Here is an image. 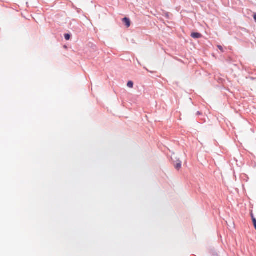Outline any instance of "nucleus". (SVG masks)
I'll return each instance as SVG.
<instances>
[{
	"mask_svg": "<svg viewBox=\"0 0 256 256\" xmlns=\"http://www.w3.org/2000/svg\"><path fill=\"white\" fill-rule=\"evenodd\" d=\"M91 44L90 47L92 48L93 50H96V45L93 44Z\"/></svg>",
	"mask_w": 256,
	"mask_h": 256,
	"instance_id": "obj_7",
	"label": "nucleus"
},
{
	"mask_svg": "<svg viewBox=\"0 0 256 256\" xmlns=\"http://www.w3.org/2000/svg\"><path fill=\"white\" fill-rule=\"evenodd\" d=\"M190 36L192 38L194 39H198L202 37V35L200 33L198 32H192Z\"/></svg>",
	"mask_w": 256,
	"mask_h": 256,
	"instance_id": "obj_2",
	"label": "nucleus"
},
{
	"mask_svg": "<svg viewBox=\"0 0 256 256\" xmlns=\"http://www.w3.org/2000/svg\"><path fill=\"white\" fill-rule=\"evenodd\" d=\"M218 49H219L221 52H224V48H222V46H220V45H218Z\"/></svg>",
	"mask_w": 256,
	"mask_h": 256,
	"instance_id": "obj_8",
	"label": "nucleus"
},
{
	"mask_svg": "<svg viewBox=\"0 0 256 256\" xmlns=\"http://www.w3.org/2000/svg\"><path fill=\"white\" fill-rule=\"evenodd\" d=\"M72 37V34L70 33H66L64 34V38L66 40H70Z\"/></svg>",
	"mask_w": 256,
	"mask_h": 256,
	"instance_id": "obj_4",
	"label": "nucleus"
},
{
	"mask_svg": "<svg viewBox=\"0 0 256 256\" xmlns=\"http://www.w3.org/2000/svg\"><path fill=\"white\" fill-rule=\"evenodd\" d=\"M166 18H168V12L166 14Z\"/></svg>",
	"mask_w": 256,
	"mask_h": 256,
	"instance_id": "obj_13",
	"label": "nucleus"
},
{
	"mask_svg": "<svg viewBox=\"0 0 256 256\" xmlns=\"http://www.w3.org/2000/svg\"><path fill=\"white\" fill-rule=\"evenodd\" d=\"M210 253L212 256H218L214 249H211L210 251Z\"/></svg>",
	"mask_w": 256,
	"mask_h": 256,
	"instance_id": "obj_5",
	"label": "nucleus"
},
{
	"mask_svg": "<svg viewBox=\"0 0 256 256\" xmlns=\"http://www.w3.org/2000/svg\"><path fill=\"white\" fill-rule=\"evenodd\" d=\"M250 216H251L252 221H254V220H256V218H254V215L252 212L250 213Z\"/></svg>",
	"mask_w": 256,
	"mask_h": 256,
	"instance_id": "obj_9",
	"label": "nucleus"
},
{
	"mask_svg": "<svg viewBox=\"0 0 256 256\" xmlns=\"http://www.w3.org/2000/svg\"><path fill=\"white\" fill-rule=\"evenodd\" d=\"M252 222L254 228L256 230V220H254V221H252Z\"/></svg>",
	"mask_w": 256,
	"mask_h": 256,
	"instance_id": "obj_10",
	"label": "nucleus"
},
{
	"mask_svg": "<svg viewBox=\"0 0 256 256\" xmlns=\"http://www.w3.org/2000/svg\"><path fill=\"white\" fill-rule=\"evenodd\" d=\"M127 86L130 88H132L134 86V82L132 80L128 81Z\"/></svg>",
	"mask_w": 256,
	"mask_h": 256,
	"instance_id": "obj_6",
	"label": "nucleus"
},
{
	"mask_svg": "<svg viewBox=\"0 0 256 256\" xmlns=\"http://www.w3.org/2000/svg\"><path fill=\"white\" fill-rule=\"evenodd\" d=\"M196 115H197V116L202 115V113L198 111V112H197Z\"/></svg>",
	"mask_w": 256,
	"mask_h": 256,
	"instance_id": "obj_11",
	"label": "nucleus"
},
{
	"mask_svg": "<svg viewBox=\"0 0 256 256\" xmlns=\"http://www.w3.org/2000/svg\"><path fill=\"white\" fill-rule=\"evenodd\" d=\"M122 21L126 28H129L130 26L131 22L128 18H124L122 20Z\"/></svg>",
	"mask_w": 256,
	"mask_h": 256,
	"instance_id": "obj_3",
	"label": "nucleus"
},
{
	"mask_svg": "<svg viewBox=\"0 0 256 256\" xmlns=\"http://www.w3.org/2000/svg\"><path fill=\"white\" fill-rule=\"evenodd\" d=\"M254 19V21L256 22V13H254L253 16Z\"/></svg>",
	"mask_w": 256,
	"mask_h": 256,
	"instance_id": "obj_12",
	"label": "nucleus"
},
{
	"mask_svg": "<svg viewBox=\"0 0 256 256\" xmlns=\"http://www.w3.org/2000/svg\"><path fill=\"white\" fill-rule=\"evenodd\" d=\"M173 165L174 168L178 170L182 167V162L180 160V159L176 160V161L173 162Z\"/></svg>",
	"mask_w": 256,
	"mask_h": 256,
	"instance_id": "obj_1",
	"label": "nucleus"
}]
</instances>
